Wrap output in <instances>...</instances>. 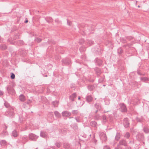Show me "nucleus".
<instances>
[{"instance_id": "nucleus-54", "label": "nucleus", "mask_w": 149, "mask_h": 149, "mask_svg": "<svg viewBox=\"0 0 149 149\" xmlns=\"http://www.w3.org/2000/svg\"><path fill=\"white\" fill-rule=\"evenodd\" d=\"M88 81H90V82H93L94 81V80L93 79H88Z\"/></svg>"}, {"instance_id": "nucleus-17", "label": "nucleus", "mask_w": 149, "mask_h": 149, "mask_svg": "<svg viewBox=\"0 0 149 149\" xmlns=\"http://www.w3.org/2000/svg\"><path fill=\"white\" fill-rule=\"evenodd\" d=\"M77 94L76 93H74L72 94L69 97L70 100L72 101H74V98L76 97Z\"/></svg>"}, {"instance_id": "nucleus-36", "label": "nucleus", "mask_w": 149, "mask_h": 149, "mask_svg": "<svg viewBox=\"0 0 149 149\" xmlns=\"http://www.w3.org/2000/svg\"><path fill=\"white\" fill-rule=\"evenodd\" d=\"M136 120L137 122L141 123L143 122V119L141 118L136 117Z\"/></svg>"}, {"instance_id": "nucleus-27", "label": "nucleus", "mask_w": 149, "mask_h": 149, "mask_svg": "<svg viewBox=\"0 0 149 149\" xmlns=\"http://www.w3.org/2000/svg\"><path fill=\"white\" fill-rule=\"evenodd\" d=\"M95 88V87L93 85H89L88 86V89L90 91L93 90Z\"/></svg>"}, {"instance_id": "nucleus-57", "label": "nucleus", "mask_w": 149, "mask_h": 149, "mask_svg": "<svg viewBox=\"0 0 149 149\" xmlns=\"http://www.w3.org/2000/svg\"><path fill=\"white\" fill-rule=\"evenodd\" d=\"M4 127L5 129H6L7 128V126L6 125V124H4Z\"/></svg>"}, {"instance_id": "nucleus-13", "label": "nucleus", "mask_w": 149, "mask_h": 149, "mask_svg": "<svg viewBox=\"0 0 149 149\" xmlns=\"http://www.w3.org/2000/svg\"><path fill=\"white\" fill-rule=\"evenodd\" d=\"M86 102L88 103L91 102L93 99V97L90 95L86 96Z\"/></svg>"}, {"instance_id": "nucleus-3", "label": "nucleus", "mask_w": 149, "mask_h": 149, "mask_svg": "<svg viewBox=\"0 0 149 149\" xmlns=\"http://www.w3.org/2000/svg\"><path fill=\"white\" fill-rule=\"evenodd\" d=\"M38 137V136L33 133H31L29 135V139L33 141H36Z\"/></svg>"}, {"instance_id": "nucleus-31", "label": "nucleus", "mask_w": 149, "mask_h": 149, "mask_svg": "<svg viewBox=\"0 0 149 149\" xmlns=\"http://www.w3.org/2000/svg\"><path fill=\"white\" fill-rule=\"evenodd\" d=\"M94 42L92 40H88L87 42V45H88V46H90L92 45L93 44Z\"/></svg>"}, {"instance_id": "nucleus-63", "label": "nucleus", "mask_w": 149, "mask_h": 149, "mask_svg": "<svg viewBox=\"0 0 149 149\" xmlns=\"http://www.w3.org/2000/svg\"><path fill=\"white\" fill-rule=\"evenodd\" d=\"M145 74H142L141 75H143V76H145Z\"/></svg>"}, {"instance_id": "nucleus-26", "label": "nucleus", "mask_w": 149, "mask_h": 149, "mask_svg": "<svg viewBox=\"0 0 149 149\" xmlns=\"http://www.w3.org/2000/svg\"><path fill=\"white\" fill-rule=\"evenodd\" d=\"M1 145L2 146H5L6 145L7 142L5 140H2L0 141Z\"/></svg>"}, {"instance_id": "nucleus-44", "label": "nucleus", "mask_w": 149, "mask_h": 149, "mask_svg": "<svg viewBox=\"0 0 149 149\" xmlns=\"http://www.w3.org/2000/svg\"><path fill=\"white\" fill-rule=\"evenodd\" d=\"M15 74L13 73H11V75L10 76V78L11 79H15Z\"/></svg>"}, {"instance_id": "nucleus-41", "label": "nucleus", "mask_w": 149, "mask_h": 149, "mask_svg": "<svg viewBox=\"0 0 149 149\" xmlns=\"http://www.w3.org/2000/svg\"><path fill=\"white\" fill-rule=\"evenodd\" d=\"M75 119L77 122L80 123L81 122L79 117H76L75 118Z\"/></svg>"}, {"instance_id": "nucleus-42", "label": "nucleus", "mask_w": 149, "mask_h": 149, "mask_svg": "<svg viewBox=\"0 0 149 149\" xmlns=\"http://www.w3.org/2000/svg\"><path fill=\"white\" fill-rule=\"evenodd\" d=\"M35 40H36V42L39 43L41 42L42 41V39L40 38H37L35 39Z\"/></svg>"}, {"instance_id": "nucleus-4", "label": "nucleus", "mask_w": 149, "mask_h": 149, "mask_svg": "<svg viewBox=\"0 0 149 149\" xmlns=\"http://www.w3.org/2000/svg\"><path fill=\"white\" fill-rule=\"evenodd\" d=\"M62 62L63 65H68L71 63L70 60L68 58L63 59L62 61Z\"/></svg>"}, {"instance_id": "nucleus-61", "label": "nucleus", "mask_w": 149, "mask_h": 149, "mask_svg": "<svg viewBox=\"0 0 149 149\" xmlns=\"http://www.w3.org/2000/svg\"><path fill=\"white\" fill-rule=\"evenodd\" d=\"M28 22V20H26L25 21V23H27Z\"/></svg>"}, {"instance_id": "nucleus-56", "label": "nucleus", "mask_w": 149, "mask_h": 149, "mask_svg": "<svg viewBox=\"0 0 149 149\" xmlns=\"http://www.w3.org/2000/svg\"><path fill=\"white\" fill-rule=\"evenodd\" d=\"M3 94V92L0 90V95H2Z\"/></svg>"}, {"instance_id": "nucleus-33", "label": "nucleus", "mask_w": 149, "mask_h": 149, "mask_svg": "<svg viewBox=\"0 0 149 149\" xmlns=\"http://www.w3.org/2000/svg\"><path fill=\"white\" fill-rule=\"evenodd\" d=\"M79 113L78 110H73L72 111V113L74 115H76Z\"/></svg>"}, {"instance_id": "nucleus-21", "label": "nucleus", "mask_w": 149, "mask_h": 149, "mask_svg": "<svg viewBox=\"0 0 149 149\" xmlns=\"http://www.w3.org/2000/svg\"><path fill=\"white\" fill-rule=\"evenodd\" d=\"M91 126L92 127H96L97 126V123L94 121H92L90 123Z\"/></svg>"}, {"instance_id": "nucleus-24", "label": "nucleus", "mask_w": 149, "mask_h": 149, "mask_svg": "<svg viewBox=\"0 0 149 149\" xmlns=\"http://www.w3.org/2000/svg\"><path fill=\"white\" fill-rule=\"evenodd\" d=\"M45 19L48 23L51 22L53 21V19L50 17H47L45 18Z\"/></svg>"}, {"instance_id": "nucleus-40", "label": "nucleus", "mask_w": 149, "mask_h": 149, "mask_svg": "<svg viewBox=\"0 0 149 149\" xmlns=\"http://www.w3.org/2000/svg\"><path fill=\"white\" fill-rule=\"evenodd\" d=\"M79 50L81 52H84L86 50V47H81L79 48Z\"/></svg>"}, {"instance_id": "nucleus-52", "label": "nucleus", "mask_w": 149, "mask_h": 149, "mask_svg": "<svg viewBox=\"0 0 149 149\" xmlns=\"http://www.w3.org/2000/svg\"><path fill=\"white\" fill-rule=\"evenodd\" d=\"M102 119H103V120H106L107 117H106V116L105 115H103L102 116Z\"/></svg>"}, {"instance_id": "nucleus-10", "label": "nucleus", "mask_w": 149, "mask_h": 149, "mask_svg": "<svg viewBox=\"0 0 149 149\" xmlns=\"http://www.w3.org/2000/svg\"><path fill=\"white\" fill-rule=\"evenodd\" d=\"M47 133L45 131H41L40 132V136L43 138H45L47 136Z\"/></svg>"}, {"instance_id": "nucleus-53", "label": "nucleus", "mask_w": 149, "mask_h": 149, "mask_svg": "<svg viewBox=\"0 0 149 149\" xmlns=\"http://www.w3.org/2000/svg\"><path fill=\"white\" fill-rule=\"evenodd\" d=\"M31 101L30 100H28L27 101L26 103L27 104H29L30 103H31Z\"/></svg>"}, {"instance_id": "nucleus-18", "label": "nucleus", "mask_w": 149, "mask_h": 149, "mask_svg": "<svg viewBox=\"0 0 149 149\" xmlns=\"http://www.w3.org/2000/svg\"><path fill=\"white\" fill-rule=\"evenodd\" d=\"M12 136L14 137H17L18 136L17 131L15 130H14L12 132Z\"/></svg>"}, {"instance_id": "nucleus-8", "label": "nucleus", "mask_w": 149, "mask_h": 149, "mask_svg": "<svg viewBox=\"0 0 149 149\" xmlns=\"http://www.w3.org/2000/svg\"><path fill=\"white\" fill-rule=\"evenodd\" d=\"M63 147L65 149H72L71 148V145L68 143H64L63 145Z\"/></svg>"}, {"instance_id": "nucleus-20", "label": "nucleus", "mask_w": 149, "mask_h": 149, "mask_svg": "<svg viewBox=\"0 0 149 149\" xmlns=\"http://www.w3.org/2000/svg\"><path fill=\"white\" fill-rule=\"evenodd\" d=\"M22 143H25L27 141L28 138L26 136H24L21 138Z\"/></svg>"}, {"instance_id": "nucleus-23", "label": "nucleus", "mask_w": 149, "mask_h": 149, "mask_svg": "<svg viewBox=\"0 0 149 149\" xmlns=\"http://www.w3.org/2000/svg\"><path fill=\"white\" fill-rule=\"evenodd\" d=\"M19 100L22 102H23L25 100V97L23 94H21L19 97Z\"/></svg>"}, {"instance_id": "nucleus-16", "label": "nucleus", "mask_w": 149, "mask_h": 149, "mask_svg": "<svg viewBox=\"0 0 149 149\" xmlns=\"http://www.w3.org/2000/svg\"><path fill=\"white\" fill-rule=\"evenodd\" d=\"M48 116H49L50 117H51V120H49V116H48L47 120L49 122L51 123L54 120L53 115L52 113H49Z\"/></svg>"}, {"instance_id": "nucleus-5", "label": "nucleus", "mask_w": 149, "mask_h": 149, "mask_svg": "<svg viewBox=\"0 0 149 149\" xmlns=\"http://www.w3.org/2000/svg\"><path fill=\"white\" fill-rule=\"evenodd\" d=\"M120 107V109L122 112H126L127 111V108L125 105L124 103H121L119 105Z\"/></svg>"}, {"instance_id": "nucleus-11", "label": "nucleus", "mask_w": 149, "mask_h": 149, "mask_svg": "<svg viewBox=\"0 0 149 149\" xmlns=\"http://www.w3.org/2000/svg\"><path fill=\"white\" fill-rule=\"evenodd\" d=\"M136 138L139 141L143 140L144 139V136L143 134L139 133L136 136Z\"/></svg>"}, {"instance_id": "nucleus-32", "label": "nucleus", "mask_w": 149, "mask_h": 149, "mask_svg": "<svg viewBox=\"0 0 149 149\" xmlns=\"http://www.w3.org/2000/svg\"><path fill=\"white\" fill-rule=\"evenodd\" d=\"M17 44L18 45H22L24 44V42L22 40H19L17 41Z\"/></svg>"}, {"instance_id": "nucleus-37", "label": "nucleus", "mask_w": 149, "mask_h": 149, "mask_svg": "<svg viewBox=\"0 0 149 149\" xmlns=\"http://www.w3.org/2000/svg\"><path fill=\"white\" fill-rule=\"evenodd\" d=\"M58 102L57 101H54L52 102V104L54 107L57 106L58 104Z\"/></svg>"}, {"instance_id": "nucleus-59", "label": "nucleus", "mask_w": 149, "mask_h": 149, "mask_svg": "<svg viewBox=\"0 0 149 149\" xmlns=\"http://www.w3.org/2000/svg\"><path fill=\"white\" fill-rule=\"evenodd\" d=\"M7 90L8 93H9V92L10 91V89H8V87L7 88Z\"/></svg>"}, {"instance_id": "nucleus-46", "label": "nucleus", "mask_w": 149, "mask_h": 149, "mask_svg": "<svg viewBox=\"0 0 149 149\" xmlns=\"http://www.w3.org/2000/svg\"><path fill=\"white\" fill-rule=\"evenodd\" d=\"M55 22L58 24H61V21H59L58 19H56L55 20Z\"/></svg>"}, {"instance_id": "nucleus-35", "label": "nucleus", "mask_w": 149, "mask_h": 149, "mask_svg": "<svg viewBox=\"0 0 149 149\" xmlns=\"http://www.w3.org/2000/svg\"><path fill=\"white\" fill-rule=\"evenodd\" d=\"M1 48L3 50H5L6 49L7 47L6 45L4 44L1 45H0Z\"/></svg>"}, {"instance_id": "nucleus-9", "label": "nucleus", "mask_w": 149, "mask_h": 149, "mask_svg": "<svg viewBox=\"0 0 149 149\" xmlns=\"http://www.w3.org/2000/svg\"><path fill=\"white\" fill-rule=\"evenodd\" d=\"M62 114V115L63 117H68L71 115V113L67 111L63 112Z\"/></svg>"}, {"instance_id": "nucleus-14", "label": "nucleus", "mask_w": 149, "mask_h": 149, "mask_svg": "<svg viewBox=\"0 0 149 149\" xmlns=\"http://www.w3.org/2000/svg\"><path fill=\"white\" fill-rule=\"evenodd\" d=\"M95 62L99 66L101 65L102 63V60L96 58L94 60Z\"/></svg>"}, {"instance_id": "nucleus-58", "label": "nucleus", "mask_w": 149, "mask_h": 149, "mask_svg": "<svg viewBox=\"0 0 149 149\" xmlns=\"http://www.w3.org/2000/svg\"><path fill=\"white\" fill-rule=\"evenodd\" d=\"M49 149H56L54 147H51L50 148H49Z\"/></svg>"}, {"instance_id": "nucleus-55", "label": "nucleus", "mask_w": 149, "mask_h": 149, "mask_svg": "<svg viewBox=\"0 0 149 149\" xmlns=\"http://www.w3.org/2000/svg\"><path fill=\"white\" fill-rule=\"evenodd\" d=\"M127 38L128 39H129V40H131L133 38H132V37H127Z\"/></svg>"}, {"instance_id": "nucleus-2", "label": "nucleus", "mask_w": 149, "mask_h": 149, "mask_svg": "<svg viewBox=\"0 0 149 149\" xmlns=\"http://www.w3.org/2000/svg\"><path fill=\"white\" fill-rule=\"evenodd\" d=\"M99 134L100 138L102 142L107 141V139L105 133L102 132H100Z\"/></svg>"}, {"instance_id": "nucleus-12", "label": "nucleus", "mask_w": 149, "mask_h": 149, "mask_svg": "<svg viewBox=\"0 0 149 149\" xmlns=\"http://www.w3.org/2000/svg\"><path fill=\"white\" fill-rule=\"evenodd\" d=\"M140 78L141 81L146 83H147L149 81V78L147 77H141Z\"/></svg>"}, {"instance_id": "nucleus-62", "label": "nucleus", "mask_w": 149, "mask_h": 149, "mask_svg": "<svg viewBox=\"0 0 149 149\" xmlns=\"http://www.w3.org/2000/svg\"><path fill=\"white\" fill-rule=\"evenodd\" d=\"M80 99V96H79V97L78 98V99L79 100Z\"/></svg>"}, {"instance_id": "nucleus-1", "label": "nucleus", "mask_w": 149, "mask_h": 149, "mask_svg": "<svg viewBox=\"0 0 149 149\" xmlns=\"http://www.w3.org/2000/svg\"><path fill=\"white\" fill-rule=\"evenodd\" d=\"M14 108H10V109H8L6 111L5 113V115L7 116L10 117H13L15 115V113L14 112Z\"/></svg>"}, {"instance_id": "nucleus-15", "label": "nucleus", "mask_w": 149, "mask_h": 149, "mask_svg": "<svg viewBox=\"0 0 149 149\" xmlns=\"http://www.w3.org/2000/svg\"><path fill=\"white\" fill-rule=\"evenodd\" d=\"M19 52L20 54L22 56H24L26 55V52L24 49H21L19 50Z\"/></svg>"}, {"instance_id": "nucleus-60", "label": "nucleus", "mask_w": 149, "mask_h": 149, "mask_svg": "<svg viewBox=\"0 0 149 149\" xmlns=\"http://www.w3.org/2000/svg\"><path fill=\"white\" fill-rule=\"evenodd\" d=\"M126 149H131V148L130 147H128L126 148Z\"/></svg>"}, {"instance_id": "nucleus-43", "label": "nucleus", "mask_w": 149, "mask_h": 149, "mask_svg": "<svg viewBox=\"0 0 149 149\" xmlns=\"http://www.w3.org/2000/svg\"><path fill=\"white\" fill-rule=\"evenodd\" d=\"M131 44H128L126 45H124L123 46V47H127L128 48H129L131 46Z\"/></svg>"}, {"instance_id": "nucleus-28", "label": "nucleus", "mask_w": 149, "mask_h": 149, "mask_svg": "<svg viewBox=\"0 0 149 149\" xmlns=\"http://www.w3.org/2000/svg\"><path fill=\"white\" fill-rule=\"evenodd\" d=\"M143 130L146 134L149 133V129L147 127H144L143 128Z\"/></svg>"}, {"instance_id": "nucleus-22", "label": "nucleus", "mask_w": 149, "mask_h": 149, "mask_svg": "<svg viewBox=\"0 0 149 149\" xmlns=\"http://www.w3.org/2000/svg\"><path fill=\"white\" fill-rule=\"evenodd\" d=\"M94 106L97 110H100L101 109V105L99 103H95L94 104Z\"/></svg>"}, {"instance_id": "nucleus-49", "label": "nucleus", "mask_w": 149, "mask_h": 149, "mask_svg": "<svg viewBox=\"0 0 149 149\" xmlns=\"http://www.w3.org/2000/svg\"><path fill=\"white\" fill-rule=\"evenodd\" d=\"M103 149H111L110 148L107 146H104Z\"/></svg>"}, {"instance_id": "nucleus-51", "label": "nucleus", "mask_w": 149, "mask_h": 149, "mask_svg": "<svg viewBox=\"0 0 149 149\" xmlns=\"http://www.w3.org/2000/svg\"><path fill=\"white\" fill-rule=\"evenodd\" d=\"M84 39H81V40H79V42L80 44H82L83 42H84Z\"/></svg>"}, {"instance_id": "nucleus-38", "label": "nucleus", "mask_w": 149, "mask_h": 149, "mask_svg": "<svg viewBox=\"0 0 149 149\" xmlns=\"http://www.w3.org/2000/svg\"><path fill=\"white\" fill-rule=\"evenodd\" d=\"M55 145L58 148H60L61 146L60 142H57L55 143Z\"/></svg>"}, {"instance_id": "nucleus-6", "label": "nucleus", "mask_w": 149, "mask_h": 149, "mask_svg": "<svg viewBox=\"0 0 149 149\" xmlns=\"http://www.w3.org/2000/svg\"><path fill=\"white\" fill-rule=\"evenodd\" d=\"M123 124L124 127L125 128H127L129 127L130 123L128 118H125L124 119Z\"/></svg>"}, {"instance_id": "nucleus-29", "label": "nucleus", "mask_w": 149, "mask_h": 149, "mask_svg": "<svg viewBox=\"0 0 149 149\" xmlns=\"http://www.w3.org/2000/svg\"><path fill=\"white\" fill-rule=\"evenodd\" d=\"M120 134L119 133H117L115 136V139L118 141L120 139Z\"/></svg>"}, {"instance_id": "nucleus-64", "label": "nucleus", "mask_w": 149, "mask_h": 149, "mask_svg": "<svg viewBox=\"0 0 149 149\" xmlns=\"http://www.w3.org/2000/svg\"><path fill=\"white\" fill-rule=\"evenodd\" d=\"M55 42H53V44H55Z\"/></svg>"}, {"instance_id": "nucleus-47", "label": "nucleus", "mask_w": 149, "mask_h": 149, "mask_svg": "<svg viewBox=\"0 0 149 149\" xmlns=\"http://www.w3.org/2000/svg\"><path fill=\"white\" fill-rule=\"evenodd\" d=\"M121 148L120 147V145L119 144H118L117 146L114 149H121Z\"/></svg>"}, {"instance_id": "nucleus-19", "label": "nucleus", "mask_w": 149, "mask_h": 149, "mask_svg": "<svg viewBox=\"0 0 149 149\" xmlns=\"http://www.w3.org/2000/svg\"><path fill=\"white\" fill-rule=\"evenodd\" d=\"M94 70L97 73V76H99L101 73V71L100 69L98 68H95Z\"/></svg>"}, {"instance_id": "nucleus-34", "label": "nucleus", "mask_w": 149, "mask_h": 149, "mask_svg": "<svg viewBox=\"0 0 149 149\" xmlns=\"http://www.w3.org/2000/svg\"><path fill=\"white\" fill-rule=\"evenodd\" d=\"M130 136V134L128 132H127L124 135V137L127 139L129 138Z\"/></svg>"}, {"instance_id": "nucleus-50", "label": "nucleus", "mask_w": 149, "mask_h": 149, "mask_svg": "<svg viewBox=\"0 0 149 149\" xmlns=\"http://www.w3.org/2000/svg\"><path fill=\"white\" fill-rule=\"evenodd\" d=\"M137 72L138 74L139 75H141L142 74V73H141V71L139 70H137Z\"/></svg>"}, {"instance_id": "nucleus-48", "label": "nucleus", "mask_w": 149, "mask_h": 149, "mask_svg": "<svg viewBox=\"0 0 149 149\" xmlns=\"http://www.w3.org/2000/svg\"><path fill=\"white\" fill-rule=\"evenodd\" d=\"M67 24L69 26H70L72 24L71 21H69L68 19H67Z\"/></svg>"}, {"instance_id": "nucleus-25", "label": "nucleus", "mask_w": 149, "mask_h": 149, "mask_svg": "<svg viewBox=\"0 0 149 149\" xmlns=\"http://www.w3.org/2000/svg\"><path fill=\"white\" fill-rule=\"evenodd\" d=\"M4 105L6 107L8 108V109H10V108H13L12 107H10V104L6 101H5L4 103Z\"/></svg>"}, {"instance_id": "nucleus-45", "label": "nucleus", "mask_w": 149, "mask_h": 149, "mask_svg": "<svg viewBox=\"0 0 149 149\" xmlns=\"http://www.w3.org/2000/svg\"><path fill=\"white\" fill-rule=\"evenodd\" d=\"M104 79L103 77H101L99 79V81L100 83H101L104 81Z\"/></svg>"}, {"instance_id": "nucleus-7", "label": "nucleus", "mask_w": 149, "mask_h": 149, "mask_svg": "<svg viewBox=\"0 0 149 149\" xmlns=\"http://www.w3.org/2000/svg\"><path fill=\"white\" fill-rule=\"evenodd\" d=\"M119 145L123 146H127V142L126 140L124 139H122L119 142Z\"/></svg>"}, {"instance_id": "nucleus-39", "label": "nucleus", "mask_w": 149, "mask_h": 149, "mask_svg": "<svg viewBox=\"0 0 149 149\" xmlns=\"http://www.w3.org/2000/svg\"><path fill=\"white\" fill-rule=\"evenodd\" d=\"M118 53L119 54H121L123 52V51L122 50L121 48L120 47L118 49Z\"/></svg>"}, {"instance_id": "nucleus-30", "label": "nucleus", "mask_w": 149, "mask_h": 149, "mask_svg": "<svg viewBox=\"0 0 149 149\" xmlns=\"http://www.w3.org/2000/svg\"><path fill=\"white\" fill-rule=\"evenodd\" d=\"M54 113L55 116L57 118H59L61 116V114L57 111H55Z\"/></svg>"}]
</instances>
